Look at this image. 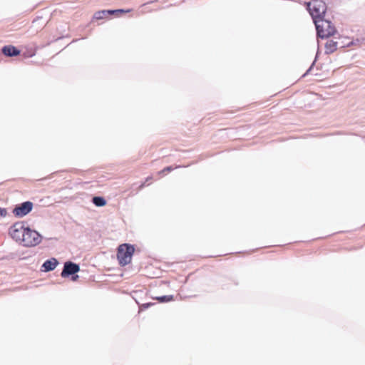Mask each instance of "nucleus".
I'll return each instance as SVG.
<instances>
[{
  "instance_id": "1",
  "label": "nucleus",
  "mask_w": 365,
  "mask_h": 365,
  "mask_svg": "<svg viewBox=\"0 0 365 365\" xmlns=\"http://www.w3.org/2000/svg\"><path fill=\"white\" fill-rule=\"evenodd\" d=\"M314 24L317 35L322 38H328L336 33V29L331 21L325 20L324 18L315 20Z\"/></svg>"
},
{
  "instance_id": "2",
  "label": "nucleus",
  "mask_w": 365,
  "mask_h": 365,
  "mask_svg": "<svg viewBox=\"0 0 365 365\" xmlns=\"http://www.w3.org/2000/svg\"><path fill=\"white\" fill-rule=\"evenodd\" d=\"M135 248L128 244L120 245L118 248L117 258L119 264L122 266L128 264L132 259Z\"/></svg>"
},
{
  "instance_id": "3",
  "label": "nucleus",
  "mask_w": 365,
  "mask_h": 365,
  "mask_svg": "<svg viewBox=\"0 0 365 365\" xmlns=\"http://www.w3.org/2000/svg\"><path fill=\"white\" fill-rule=\"evenodd\" d=\"M307 9L314 22L315 20L324 18L327 6L322 0H313L308 3Z\"/></svg>"
},
{
  "instance_id": "4",
  "label": "nucleus",
  "mask_w": 365,
  "mask_h": 365,
  "mask_svg": "<svg viewBox=\"0 0 365 365\" xmlns=\"http://www.w3.org/2000/svg\"><path fill=\"white\" fill-rule=\"evenodd\" d=\"M41 241V237L36 231L26 227L21 244L26 247H34L38 245Z\"/></svg>"
},
{
  "instance_id": "5",
  "label": "nucleus",
  "mask_w": 365,
  "mask_h": 365,
  "mask_svg": "<svg viewBox=\"0 0 365 365\" xmlns=\"http://www.w3.org/2000/svg\"><path fill=\"white\" fill-rule=\"evenodd\" d=\"M26 228V227H25L21 222L15 223L12 227H11L9 234L14 240L21 243Z\"/></svg>"
},
{
  "instance_id": "6",
  "label": "nucleus",
  "mask_w": 365,
  "mask_h": 365,
  "mask_svg": "<svg viewBox=\"0 0 365 365\" xmlns=\"http://www.w3.org/2000/svg\"><path fill=\"white\" fill-rule=\"evenodd\" d=\"M32 208L33 203L31 202H24L16 206L13 210V213L15 216L21 217L29 213Z\"/></svg>"
},
{
  "instance_id": "7",
  "label": "nucleus",
  "mask_w": 365,
  "mask_h": 365,
  "mask_svg": "<svg viewBox=\"0 0 365 365\" xmlns=\"http://www.w3.org/2000/svg\"><path fill=\"white\" fill-rule=\"evenodd\" d=\"M80 270L79 266L72 262H66L64 264L63 269L61 274L62 277H67L70 275L78 272Z\"/></svg>"
},
{
  "instance_id": "8",
  "label": "nucleus",
  "mask_w": 365,
  "mask_h": 365,
  "mask_svg": "<svg viewBox=\"0 0 365 365\" xmlns=\"http://www.w3.org/2000/svg\"><path fill=\"white\" fill-rule=\"evenodd\" d=\"M2 53L7 56H16L19 55L20 51L14 46H5L2 48Z\"/></svg>"
},
{
  "instance_id": "9",
  "label": "nucleus",
  "mask_w": 365,
  "mask_h": 365,
  "mask_svg": "<svg viewBox=\"0 0 365 365\" xmlns=\"http://www.w3.org/2000/svg\"><path fill=\"white\" fill-rule=\"evenodd\" d=\"M338 43L333 39H328L325 43L324 49L325 53L327 54L332 53L336 51Z\"/></svg>"
},
{
  "instance_id": "10",
  "label": "nucleus",
  "mask_w": 365,
  "mask_h": 365,
  "mask_svg": "<svg viewBox=\"0 0 365 365\" xmlns=\"http://www.w3.org/2000/svg\"><path fill=\"white\" fill-rule=\"evenodd\" d=\"M58 262L55 258H51V259L46 260L43 264V267L44 269V271L48 272L53 270L56 266L58 265Z\"/></svg>"
},
{
  "instance_id": "11",
  "label": "nucleus",
  "mask_w": 365,
  "mask_h": 365,
  "mask_svg": "<svg viewBox=\"0 0 365 365\" xmlns=\"http://www.w3.org/2000/svg\"><path fill=\"white\" fill-rule=\"evenodd\" d=\"M92 202L98 207H102L106 205V200L102 197H94Z\"/></svg>"
},
{
  "instance_id": "12",
  "label": "nucleus",
  "mask_w": 365,
  "mask_h": 365,
  "mask_svg": "<svg viewBox=\"0 0 365 365\" xmlns=\"http://www.w3.org/2000/svg\"><path fill=\"white\" fill-rule=\"evenodd\" d=\"M108 10L97 11L95 13L93 18L96 20L103 19L106 16L107 14H108Z\"/></svg>"
},
{
  "instance_id": "13",
  "label": "nucleus",
  "mask_w": 365,
  "mask_h": 365,
  "mask_svg": "<svg viewBox=\"0 0 365 365\" xmlns=\"http://www.w3.org/2000/svg\"><path fill=\"white\" fill-rule=\"evenodd\" d=\"M130 11H131L130 9H127V10H124V9L108 10V14H118L128 13Z\"/></svg>"
},
{
  "instance_id": "14",
  "label": "nucleus",
  "mask_w": 365,
  "mask_h": 365,
  "mask_svg": "<svg viewBox=\"0 0 365 365\" xmlns=\"http://www.w3.org/2000/svg\"><path fill=\"white\" fill-rule=\"evenodd\" d=\"M173 300V296L172 295H168V296H163L161 297V303L162 302H168Z\"/></svg>"
},
{
  "instance_id": "15",
  "label": "nucleus",
  "mask_w": 365,
  "mask_h": 365,
  "mask_svg": "<svg viewBox=\"0 0 365 365\" xmlns=\"http://www.w3.org/2000/svg\"><path fill=\"white\" fill-rule=\"evenodd\" d=\"M6 214V210L0 207V217H5Z\"/></svg>"
},
{
  "instance_id": "16",
  "label": "nucleus",
  "mask_w": 365,
  "mask_h": 365,
  "mask_svg": "<svg viewBox=\"0 0 365 365\" xmlns=\"http://www.w3.org/2000/svg\"><path fill=\"white\" fill-rule=\"evenodd\" d=\"M170 170V168H165V169H163L161 172H162V173H164L165 170Z\"/></svg>"
},
{
  "instance_id": "17",
  "label": "nucleus",
  "mask_w": 365,
  "mask_h": 365,
  "mask_svg": "<svg viewBox=\"0 0 365 365\" xmlns=\"http://www.w3.org/2000/svg\"><path fill=\"white\" fill-rule=\"evenodd\" d=\"M78 277V276L76 275V277H73V280H76Z\"/></svg>"
}]
</instances>
